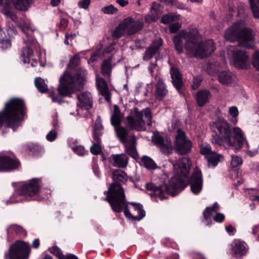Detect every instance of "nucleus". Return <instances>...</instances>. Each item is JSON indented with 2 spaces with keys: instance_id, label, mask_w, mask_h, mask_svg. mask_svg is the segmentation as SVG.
<instances>
[{
  "instance_id": "27",
  "label": "nucleus",
  "mask_w": 259,
  "mask_h": 259,
  "mask_svg": "<svg viewBox=\"0 0 259 259\" xmlns=\"http://www.w3.org/2000/svg\"><path fill=\"white\" fill-rule=\"evenodd\" d=\"M136 140L135 136L132 135L129 137V141L123 144L124 146L125 152L132 157L136 158L137 152L136 148Z\"/></svg>"
},
{
  "instance_id": "46",
  "label": "nucleus",
  "mask_w": 259,
  "mask_h": 259,
  "mask_svg": "<svg viewBox=\"0 0 259 259\" xmlns=\"http://www.w3.org/2000/svg\"><path fill=\"white\" fill-rule=\"evenodd\" d=\"M117 11L118 9L112 5H110L102 8V12L105 14H115Z\"/></svg>"
},
{
  "instance_id": "53",
  "label": "nucleus",
  "mask_w": 259,
  "mask_h": 259,
  "mask_svg": "<svg viewBox=\"0 0 259 259\" xmlns=\"http://www.w3.org/2000/svg\"><path fill=\"white\" fill-rule=\"evenodd\" d=\"M11 45V44L10 40L8 39H0V48L2 49V50L10 48Z\"/></svg>"
},
{
  "instance_id": "18",
  "label": "nucleus",
  "mask_w": 259,
  "mask_h": 259,
  "mask_svg": "<svg viewBox=\"0 0 259 259\" xmlns=\"http://www.w3.org/2000/svg\"><path fill=\"white\" fill-rule=\"evenodd\" d=\"M19 162L7 156H0V170L7 171L17 168Z\"/></svg>"
},
{
  "instance_id": "51",
  "label": "nucleus",
  "mask_w": 259,
  "mask_h": 259,
  "mask_svg": "<svg viewBox=\"0 0 259 259\" xmlns=\"http://www.w3.org/2000/svg\"><path fill=\"white\" fill-rule=\"evenodd\" d=\"M158 18L157 16H155L154 14L150 12L149 14L145 16V21L146 23H150L152 22L156 21Z\"/></svg>"
},
{
  "instance_id": "28",
  "label": "nucleus",
  "mask_w": 259,
  "mask_h": 259,
  "mask_svg": "<svg viewBox=\"0 0 259 259\" xmlns=\"http://www.w3.org/2000/svg\"><path fill=\"white\" fill-rule=\"evenodd\" d=\"M112 57L105 59L101 67V72L104 77L109 78L111 75L112 68L114 65L112 64Z\"/></svg>"
},
{
  "instance_id": "45",
  "label": "nucleus",
  "mask_w": 259,
  "mask_h": 259,
  "mask_svg": "<svg viewBox=\"0 0 259 259\" xmlns=\"http://www.w3.org/2000/svg\"><path fill=\"white\" fill-rule=\"evenodd\" d=\"M152 4L150 13L154 14L155 16L156 15L157 18H159L161 13V6L159 4L155 2L152 3Z\"/></svg>"
},
{
  "instance_id": "5",
  "label": "nucleus",
  "mask_w": 259,
  "mask_h": 259,
  "mask_svg": "<svg viewBox=\"0 0 259 259\" xmlns=\"http://www.w3.org/2000/svg\"><path fill=\"white\" fill-rule=\"evenodd\" d=\"M255 33L250 28L245 27L243 20L235 22L224 33L226 40L230 41L239 40L238 46L246 48H252V42L254 40Z\"/></svg>"
},
{
  "instance_id": "14",
  "label": "nucleus",
  "mask_w": 259,
  "mask_h": 259,
  "mask_svg": "<svg viewBox=\"0 0 259 259\" xmlns=\"http://www.w3.org/2000/svg\"><path fill=\"white\" fill-rule=\"evenodd\" d=\"M126 29L127 35H132L140 31L144 27L143 18L135 20L131 17H128L123 20Z\"/></svg>"
},
{
  "instance_id": "2",
  "label": "nucleus",
  "mask_w": 259,
  "mask_h": 259,
  "mask_svg": "<svg viewBox=\"0 0 259 259\" xmlns=\"http://www.w3.org/2000/svg\"><path fill=\"white\" fill-rule=\"evenodd\" d=\"M107 193V196L104 200L109 202L112 209L116 212H120L124 209V214L128 218L133 220L140 221L145 215V212L143 209V206L140 203L131 202L133 206L132 214L127 209V204L125 201V196L123 189L120 185L113 183L108 188Z\"/></svg>"
},
{
  "instance_id": "22",
  "label": "nucleus",
  "mask_w": 259,
  "mask_h": 259,
  "mask_svg": "<svg viewBox=\"0 0 259 259\" xmlns=\"http://www.w3.org/2000/svg\"><path fill=\"white\" fill-rule=\"evenodd\" d=\"M78 105L81 108L89 110L93 107V98L91 93L84 92L77 96Z\"/></svg>"
},
{
  "instance_id": "31",
  "label": "nucleus",
  "mask_w": 259,
  "mask_h": 259,
  "mask_svg": "<svg viewBox=\"0 0 259 259\" xmlns=\"http://www.w3.org/2000/svg\"><path fill=\"white\" fill-rule=\"evenodd\" d=\"M116 135L120 142L122 144L129 141V137L132 135H128V130L121 125L114 128Z\"/></svg>"
},
{
  "instance_id": "25",
  "label": "nucleus",
  "mask_w": 259,
  "mask_h": 259,
  "mask_svg": "<svg viewBox=\"0 0 259 259\" xmlns=\"http://www.w3.org/2000/svg\"><path fill=\"white\" fill-rule=\"evenodd\" d=\"M170 73L173 85L180 92L183 88L182 77L178 69L174 67H171Z\"/></svg>"
},
{
  "instance_id": "12",
  "label": "nucleus",
  "mask_w": 259,
  "mask_h": 259,
  "mask_svg": "<svg viewBox=\"0 0 259 259\" xmlns=\"http://www.w3.org/2000/svg\"><path fill=\"white\" fill-rule=\"evenodd\" d=\"M146 187L147 190L153 191L150 195L158 197L161 200L166 198V195L168 194L174 196L175 194L174 191L176 190V188H173L172 185L170 184V186L164 184L159 187H157L153 183H148Z\"/></svg>"
},
{
  "instance_id": "3",
  "label": "nucleus",
  "mask_w": 259,
  "mask_h": 259,
  "mask_svg": "<svg viewBox=\"0 0 259 259\" xmlns=\"http://www.w3.org/2000/svg\"><path fill=\"white\" fill-rule=\"evenodd\" d=\"M213 131L215 135H212L211 142L221 146L227 143L229 146L236 149H240L245 144L247 147L248 143L244 137L243 133L239 127H234L232 132L229 124L224 119H219L215 123Z\"/></svg>"
},
{
  "instance_id": "50",
  "label": "nucleus",
  "mask_w": 259,
  "mask_h": 259,
  "mask_svg": "<svg viewBox=\"0 0 259 259\" xmlns=\"http://www.w3.org/2000/svg\"><path fill=\"white\" fill-rule=\"evenodd\" d=\"M148 70L150 71V73L152 77H154L155 79H158V74L156 73V74H154L155 70H157V65L156 63H150L149 67Z\"/></svg>"
},
{
  "instance_id": "30",
  "label": "nucleus",
  "mask_w": 259,
  "mask_h": 259,
  "mask_svg": "<svg viewBox=\"0 0 259 259\" xmlns=\"http://www.w3.org/2000/svg\"><path fill=\"white\" fill-rule=\"evenodd\" d=\"M112 178L114 181V183H116L121 186L119 183L123 184L126 183L127 181L128 177L126 174L123 170L116 169L112 172ZM112 184H113V183H112L111 185Z\"/></svg>"
},
{
  "instance_id": "9",
  "label": "nucleus",
  "mask_w": 259,
  "mask_h": 259,
  "mask_svg": "<svg viewBox=\"0 0 259 259\" xmlns=\"http://www.w3.org/2000/svg\"><path fill=\"white\" fill-rule=\"evenodd\" d=\"M192 52H190L189 55L190 57H199L203 59L209 57L215 50L213 41L209 39L203 41L200 44L198 42V33L193 40V45L192 46Z\"/></svg>"
},
{
  "instance_id": "24",
  "label": "nucleus",
  "mask_w": 259,
  "mask_h": 259,
  "mask_svg": "<svg viewBox=\"0 0 259 259\" xmlns=\"http://www.w3.org/2000/svg\"><path fill=\"white\" fill-rule=\"evenodd\" d=\"M155 97L157 99L162 100L166 95L168 93V91L166 89L165 84L161 78L158 77L157 81L155 84Z\"/></svg>"
},
{
  "instance_id": "56",
  "label": "nucleus",
  "mask_w": 259,
  "mask_h": 259,
  "mask_svg": "<svg viewBox=\"0 0 259 259\" xmlns=\"http://www.w3.org/2000/svg\"><path fill=\"white\" fill-rule=\"evenodd\" d=\"M202 81V78L200 76H197L193 78V84L192 85V88L193 90H195L198 88L200 85Z\"/></svg>"
},
{
  "instance_id": "29",
  "label": "nucleus",
  "mask_w": 259,
  "mask_h": 259,
  "mask_svg": "<svg viewBox=\"0 0 259 259\" xmlns=\"http://www.w3.org/2000/svg\"><path fill=\"white\" fill-rule=\"evenodd\" d=\"M247 252L245 245L239 241H236L232 248V254L234 257H240L246 254Z\"/></svg>"
},
{
  "instance_id": "4",
  "label": "nucleus",
  "mask_w": 259,
  "mask_h": 259,
  "mask_svg": "<svg viewBox=\"0 0 259 259\" xmlns=\"http://www.w3.org/2000/svg\"><path fill=\"white\" fill-rule=\"evenodd\" d=\"M26 106L24 101L20 98H12L7 103L0 112V129L4 123L6 127L16 131L21 126L25 116Z\"/></svg>"
},
{
  "instance_id": "63",
  "label": "nucleus",
  "mask_w": 259,
  "mask_h": 259,
  "mask_svg": "<svg viewBox=\"0 0 259 259\" xmlns=\"http://www.w3.org/2000/svg\"><path fill=\"white\" fill-rule=\"evenodd\" d=\"M50 97L52 98V100L54 102H61V99L59 96L54 92H51L50 94Z\"/></svg>"
},
{
  "instance_id": "16",
  "label": "nucleus",
  "mask_w": 259,
  "mask_h": 259,
  "mask_svg": "<svg viewBox=\"0 0 259 259\" xmlns=\"http://www.w3.org/2000/svg\"><path fill=\"white\" fill-rule=\"evenodd\" d=\"M200 153L207 156L209 166L210 165L212 167L217 166L220 160V157L222 156L221 155L213 152L211 149L210 146L207 144H202L201 145Z\"/></svg>"
},
{
  "instance_id": "59",
  "label": "nucleus",
  "mask_w": 259,
  "mask_h": 259,
  "mask_svg": "<svg viewBox=\"0 0 259 259\" xmlns=\"http://www.w3.org/2000/svg\"><path fill=\"white\" fill-rule=\"evenodd\" d=\"M229 113L233 117H236L238 115V110L236 107L232 106L229 108Z\"/></svg>"
},
{
  "instance_id": "58",
  "label": "nucleus",
  "mask_w": 259,
  "mask_h": 259,
  "mask_svg": "<svg viewBox=\"0 0 259 259\" xmlns=\"http://www.w3.org/2000/svg\"><path fill=\"white\" fill-rule=\"evenodd\" d=\"M90 3L91 0H80L78 3V5L80 8L87 9L88 8Z\"/></svg>"
},
{
  "instance_id": "64",
  "label": "nucleus",
  "mask_w": 259,
  "mask_h": 259,
  "mask_svg": "<svg viewBox=\"0 0 259 259\" xmlns=\"http://www.w3.org/2000/svg\"><path fill=\"white\" fill-rule=\"evenodd\" d=\"M28 150L31 152V154L33 155H36L37 153L36 152V150H38L39 147L37 145H29L27 147Z\"/></svg>"
},
{
  "instance_id": "33",
  "label": "nucleus",
  "mask_w": 259,
  "mask_h": 259,
  "mask_svg": "<svg viewBox=\"0 0 259 259\" xmlns=\"http://www.w3.org/2000/svg\"><path fill=\"white\" fill-rule=\"evenodd\" d=\"M121 122V115L120 111L117 105H114V112L111 117V123L114 127L120 125Z\"/></svg>"
},
{
  "instance_id": "54",
  "label": "nucleus",
  "mask_w": 259,
  "mask_h": 259,
  "mask_svg": "<svg viewBox=\"0 0 259 259\" xmlns=\"http://www.w3.org/2000/svg\"><path fill=\"white\" fill-rule=\"evenodd\" d=\"M57 137V134L55 130H51L47 135L46 139L49 141H54Z\"/></svg>"
},
{
  "instance_id": "10",
  "label": "nucleus",
  "mask_w": 259,
  "mask_h": 259,
  "mask_svg": "<svg viewBox=\"0 0 259 259\" xmlns=\"http://www.w3.org/2000/svg\"><path fill=\"white\" fill-rule=\"evenodd\" d=\"M30 253L28 244L20 240L10 245L9 250L5 253V259H28Z\"/></svg>"
},
{
  "instance_id": "8",
  "label": "nucleus",
  "mask_w": 259,
  "mask_h": 259,
  "mask_svg": "<svg viewBox=\"0 0 259 259\" xmlns=\"http://www.w3.org/2000/svg\"><path fill=\"white\" fill-rule=\"evenodd\" d=\"M197 36V31L196 29H193L189 31L185 30H181L173 38L175 49L179 54H181L183 51V40L185 39V49L187 54L189 55L190 52H192L191 47L193 45V40Z\"/></svg>"
},
{
  "instance_id": "26",
  "label": "nucleus",
  "mask_w": 259,
  "mask_h": 259,
  "mask_svg": "<svg viewBox=\"0 0 259 259\" xmlns=\"http://www.w3.org/2000/svg\"><path fill=\"white\" fill-rule=\"evenodd\" d=\"M111 157L113 161L114 166L121 168H124L127 166L128 158L126 154H112Z\"/></svg>"
},
{
  "instance_id": "39",
  "label": "nucleus",
  "mask_w": 259,
  "mask_h": 259,
  "mask_svg": "<svg viewBox=\"0 0 259 259\" xmlns=\"http://www.w3.org/2000/svg\"><path fill=\"white\" fill-rule=\"evenodd\" d=\"M18 27L21 29V31L26 35H28V31L31 30V26L28 22L23 19L18 20L16 22Z\"/></svg>"
},
{
  "instance_id": "1",
  "label": "nucleus",
  "mask_w": 259,
  "mask_h": 259,
  "mask_svg": "<svg viewBox=\"0 0 259 259\" xmlns=\"http://www.w3.org/2000/svg\"><path fill=\"white\" fill-rule=\"evenodd\" d=\"M80 57L75 54L70 58L68 68L74 74L65 72L60 78L58 91L61 96H67L82 89L85 81V71L79 66Z\"/></svg>"
},
{
  "instance_id": "47",
  "label": "nucleus",
  "mask_w": 259,
  "mask_h": 259,
  "mask_svg": "<svg viewBox=\"0 0 259 259\" xmlns=\"http://www.w3.org/2000/svg\"><path fill=\"white\" fill-rule=\"evenodd\" d=\"M242 163L241 157L237 156H232L231 165L233 168L240 166Z\"/></svg>"
},
{
  "instance_id": "55",
  "label": "nucleus",
  "mask_w": 259,
  "mask_h": 259,
  "mask_svg": "<svg viewBox=\"0 0 259 259\" xmlns=\"http://www.w3.org/2000/svg\"><path fill=\"white\" fill-rule=\"evenodd\" d=\"M252 64L254 67L259 70V52H256L253 57Z\"/></svg>"
},
{
  "instance_id": "52",
  "label": "nucleus",
  "mask_w": 259,
  "mask_h": 259,
  "mask_svg": "<svg viewBox=\"0 0 259 259\" xmlns=\"http://www.w3.org/2000/svg\"><path fill=\"white\" fill-rule=\"evenodd\" d=\"M74 151L78 155L83 156L85 153L86 151L84 148L81 145H78L73 148Z\"/></svg>"
},
{
  "instance_id": "57",
  "label": "nucleus",
  "mask_w": 259,
  "mask_h": 259,
  "mask_svg": "<svg viewBox=\"0 0 259 259\" xmlns=\"http://www.w3.org/2000/svg\"><path fill=\"white\" fill-rule=\"evenodd\" d=\"M181 27V25L179 23L177 22L171 24L169 27V31L170 33H175L177 32Z\"/></svg>"
},
{
  "instance_id": "37",
  "label": "nucleus",
  "mask_w": 259,
  "mask_h": 259,
  "mask_svg": "<svg viewBox=\"0 0 259 259\" xmlns=\"http://www.w3.org/2000/svg\"><path fill=\"white\" fill-rule=\"evenodd\" d=\"M34 83L36 88L38 91L41 93H47L49 89L47 84L45 83V80L41 78L38 77L35 78Z\"/></svg>"
},
{
  "instance_id": "15",
  "label": "nucleus",
  "mask_w": 259,
  "mask_h": 259,
  "mask_svg": "<svg viewBox=\"0 0 259 259\" xmlns=\"http://www.w3.org/2000/svg\"><path fill=\"white\" fill-rule=\"evenodd\" d=\"M191 189L192 192L197 194L199 193L202 188L203 179L201 170L196 167L192 174L190 180Z\"/></svg>"
},
{
  "instance_id": "49",
  "label": "nucleus",
  "mask_w": 259,
  "mask_h": 259,
  "mask_svg": "<svg viewBox=\"0 0 259 259\" xmlns=\"http://www.w3.org/2000/svg\"><path fill=\"white\" fill-rule=\"evenodd\" d=\"M12 230L14 231V232L16 234H19L21 233L23 231V228L17 225L13 224L10 225L9 227L7 229V234H9L10 233V231Z\"/></svg>"
},
{
  "instance_id": "17",
  "label": "nucleus",
  "mask_w": 259,
  "mask_h": 259,
  "mask_svg": "<svg viewBox=\"0 0 259 259\" xmlns=\"http://www.w3.org/2000/svg\"><path fill=\"white\" fill-rule=\"evenodd\" d=\"M152 141L164 153L169 154L172 151L171 143L168 141L165 142L163 138L160 135H154L152 137Z\"/></svg>"
},
{
  "instance_id": "42",
  "label": "nucleus",
  "mask_w": 259,
  "mask_h": 259,
  "mask_svg": "<svg viewBox=\"0 0 259 259\" xmlns=\"http://www.w3.org/2000/svg\"><path fill=\"white\" fill-rule=\"evenodd\" d=\"M253 16L259 18V0H249Z\"/></svg>"
},
{
  "instance_id": "19",
  "label": "nucleus",
  "mask_w": 259,
  "mask_h": 259,
  "mask_svg": "<svg viewBox=\"0 0 259 259\" xmlns=\"http://www.w3.org/2000/svg\"><path fill=\"white\" fill-rule=\"evenodd\" d=\"M233 52L234 65L237 68H244L246 67V62L248 56L243 51L230 50Z\"/></svg>"
},
{
  "instance_id": "6",
  "label": "nucleus",
  "mask_w": 259,
  "mask_h": 259,
  "mask_svg": "<svg viewBox=\"0 0 259 259\" xmlns=\"http://www.w3.org/2000/svg\"><path fill=\"white\" fill-rule=\"evenodd\" d=\"M151 112L148 108L140 111L134 107L126 117L125 124L130 130L143 131L146 130V125H151Z\"/></svg>"
},
{
  "instance_id": "32",
  "label": "nucleus",
  "mask_w": 259,
  "mask_h": 259,
  "mask_svg": "<svg viewBox=\"0 0 259 259\" xmlns=\"http://www.w3.org/2000/svg\"><path fill=\"white\" fill-rule=\"evenodd\" d=\"M211 94L206 90H201L198 92L196 95V101L199 106H204L210 99Z\"/></svg>"
},
{
  "instance_id": "38",
  "label": "nucleus",
  "mask_w": 259,
  "mask_h": 259,
  "mask_svg": "<svg viewBox=\"0 0 259 259\" xmlns=\"http://www.w3.org/2000/svg\"><path fill=\"white\" fill-rule=\"evenodd\" d=\"M33 55V51L29 47L23 48L21 53V57L24 63H29L30 57Z\"/></svg>"
},
{
  "instance_id": "41",
  "label": "nucleus",
  "mask_w": 259,
  "mask_h": 259,
  "mask_svg": "<svg viewBox=\"0 0 259 259\" xmlns=\"http://www.w3.org/2000/svg\"><path fill=\"white\" fill-rule=\"evenodd\" d=\"M142 161L144 166L148 169H154L157 167L155 162L148 156H143Z\"/></svg>"
},
{
  "instance_id": "23",
  "label": "nucleus",
  "mask_w": 259,
  "mask_h": 259,
  "mask_svg": "<svg viewBox=\"0 0 259 259\" xmlns=\"http://www.w3.org/2000/svg\"><path fill=\"white\" fill-rule=\"evenodd\" d=\"M96 81L98 91L105 100L109 102L111 100V95L105 80L102 77L97 76Z\"/></svg>"
},
{
  "instance_id": "40",
  "label": "nucleus",
  "mask_w": 259,
  "mask_h": 259,
  "mask_svg": "<svg viewBox=\"0 0 259 259\" xmlns=\"http://www.w3.org/2000/svg\"><path fill=\"white\" fill-rule=\"evenodd\" d=\"M219 209V206L217 202H214L212 206L207 207L203 211V217L206 220L209 219L210 215Z\"/></svg>"
},
{
  "instance_id": "21",
  "label": "nucleus",
  "mask_w": 259,
  "mask_h": 259,
  "mask_svg": "<svg viewBox=\"0 0 259 259\" xmlns=\"http://www.w3.org/2000/svg\"><path fill=\"white\" fill-rule=\"evenodd\" d=\"M4 2L6 5H9L10 3L14 7L18 10L26 11L30 7L32 4V0H0V5Z\"/></svg>"
},
{
  "instance_id": "43",
  "label": "nucleus",
  "mask_w": 259,
  "mask_h": 259,
  "mask_svg": "<svg viewBox=\"0 0 259 259\" xmlns=\"http://www.w3.org/2000/svg\"><path fill=\"white\" fill-rule=\"evenodd\" d=\"M103 129V126L102 124V120L100 117H98L96 120L94 127V135L93 137L97 135L98 137H100L102 135L101 131Z\"/></svg>"
},
{
  "instance_id": "36",
  "label": "nucleus",
  "mask_w": 259,
  "mask_h": 259,
  "mask_svg": "<svg viewBox=\"0 0 259 259\" xmlns=\"http://www.w3.org/2000/svg\"><path fill=\"white\" fill-rule=\"evenodd\" d=\"M126 33V29L123 21H121L112 32V37L115 39H118Z\"/></svg>"
},
{
  "instance_id": "48",
  "label": "nucleus",
  "mask_w": 259,
  "mask_h": 259,
  "mask_svg": "<svg viewBox=\"0 0 259 259\" xmlns=\"http://www.w3.org/2000/svg\"><path fill=\"white\" fill-rule=\"evenodd\" d=\"M7 32L8 35L10 37H15L18 33L15 26L12 24H8V28L7 29Z\"/></svg>"
},
{
  "instance_id": "61",
  "label": "nucleus",
  "mask_w": 259,
  "mask_h": 259,
  "mask_svg": "<svg viewBox=\"0 0 259 259\" xmlns=\"http://www.w3.org/2000/svg\"><path fill=\"white\" fill-rule=\"evenodd\" d=\"M68 25V21L64 18L60 19L59 27L60 30H63L65 29V28Z\"/></svg>"
},
{
  "instance_id": "44",
  "label": "nucleus",
  "mask_w": 259,
  "mask_h": 259,
  "mask_svg": "<svg viewBox=\"0 0 259 259\" xmlns=\"http://www.w3.org/2000/svg\"><path fill=\"white\" fill-rule=\"evenodd\" d=\"M180 15H174L173 14H167L163 15L161 21L163 24H168L176 20L179 19Z\"/></svg>"
},
{
  "instance_id": "13",
  "label": "nucleus",
  "mask_w": 259,
  "mask_h": 259,
  "mask_svg": "<svg viewBox=\"0 0 259 259\" xmlns=\"http://www.w3.org/2000/svg\"><path fill=\"white\" fill-rule=\"evenodd\" d=\"M40 188L38 179H32L28 182L22 184L17 190L19 195L33 197L37 195Z\"/></svg>"
},
{
  "instance_id": "7",
  "label": "nucleus",
  "mask_w": 259,
  "mask_h": 259,
  "mask_svg": "<svg viewBox=\"0 0 259 259\" xmlns=\"http://www.w3.org/2000/svg\"><path fill=\"white\" fill-rule=\"evenodd\" d=\"M170 161L176 172L175 175L171 178L170 185L176 189L184 188L187 185L191 165L190 159L188 157H182L176 162L171 160Z\"/></svg>"
},
{
  "instance_id": "60",
  "label": "nucleus",
  "mask_w": 259,
  "mask_h": 259,
  "mask_svg": "<svg viewBox=\"0 0 259 259\" xmlns=\"http://www.w3.org/2000/svg\"><path fill=\"white\" fill-rule=\"evenodd\" d=\"M50 252L54 254L55 255H56L58 256H60L62 255L60 249L57 247V246H54L50 249Z\"/></svg>"
},
{
  "instance_id": "11",
  "label": "nucleus",
  "mask_w": 259,
  "mask_h": 259,
  "mask_svg": "<svg viewBox=\"0 0 259 259\" xmlns=\"http://www.w3.org/2000/svg\"><path fill=\"white\" fill-rule=\"evenodd\" d=\"M177 131L174 150L179 155H186L190 153L191 150L192 142L186 138L185 133L181 129L179 128Z\"/></svg>"
},
{
  "instance_id": "20",
  "label": "nucleus",
  "mask_w": 259,
  "mask_h": 259,
  "mask_svg": "<svg viewBox=\"0 0 259 259\" xmlns=\"http://www.w3.org/2000/svg\"><path fill=\"white\" fill-rule=\"evenodd\" d=\"M162 45L161 38L155 39L152 41L150 46L146 50L143 56L144 60H149L158 51L159 48Z\"/></svg>"
},
{
  "instance_id": "35",
  "label": "nucleus",
  "mask_w": 259,
  "mask_h": 259,
  "mask_svg": "<svg viewBox=\"0 0 259 259\" xmlns=\"http://www.w3.org/2000/svg\"><path fill=\"white\" fill-rule=\"evenodd\" d=\"M94 142L92 146L91 147V152L94 155H98L102 152L101 139L98 137V135H95L94 137Z\"/></svg>"
},
{
  "instance_id": "62",
  "label": "nucleus",
  "mask_w": 259,
  "mask_h": 259,
  "mask_svg": "<svg viewBox=\"0 0 259 259\" xmlns=\"http://www.w3.org/2000/svg\"><path fill=\"white\" fill-rule=\"evenodd\" d=\"M225 219V215L222 213H217L213 218V220L218 223L222 222Z\"/></svg>"
},
{
  "instance_id": "34",
  "label": "nucleus",
  "mask_w": 259,
  "mask_h": 259,
  "mask_svg": "<svg viewBox=\"0 0 259 259\" xmlns=\"http://www.w3.org/2000/svg\"><path fill=\"white\" fill-rule=\"evenodd\" d=\"M219 81L223 84L228 85L231 83L233 79V76L230 71H223L219 73L218 75Z\"/></svg>"
}]
</instances>
